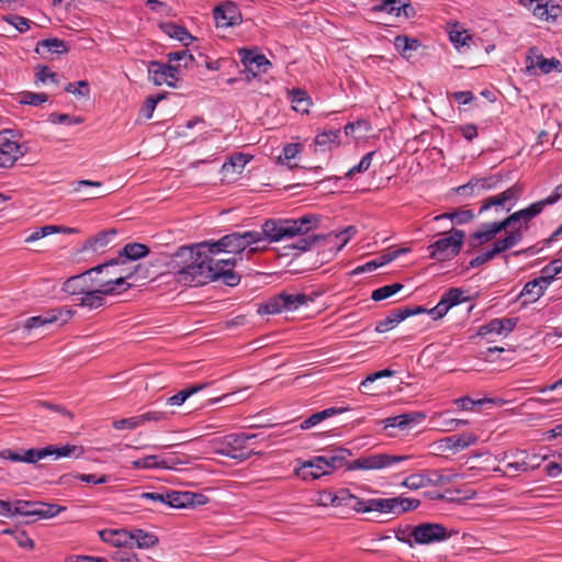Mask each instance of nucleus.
<instances>
[{"instance_id":"1","label":"nucleus","mask_w":562,"mask_h":562,"mask_svg":"<svg viewBox=\"0 0 562 562\" xmlns=\"http://www.w3.org/2000/svg\"><path fill=\"white\" fill-rule=\"evenodd\" d=\"M318 223L319 220L315 215H304L299 218H269L262 223L260 231L235 232L223 236L215 243H209V251L214 255L226 252L236 257L247 248H249L248 254L258 251L259 247L256 245L261 241L272 244L296 236L304 237L293 244L292 248L301 252L307 251L323 239L322 235H308L318 226Z\"/></svg>"},{"instance_id":"2","label":"nucleus","mask_w":562,"mask_h":562,"mask_svg":"<svg viewBox=\"0 0 562 562\" xmlns=\"http://www.w3.org/2000/svg\"><path fill=\"white\" fill-rule=\"evenodd\" d=\"M212 255L209 251V241L180 247L176 258L186 265L178 271L177 281L186 286H200L215 281Z\"/></svg>"},{"instance_id":"3","label":"nucleus","mask_w":562,"mask_h":562,"mask_svg":"<svg viewBox=\"0 0 562 562\" xmlns=\"http://www.w3.org/2000/svg\"><path fill=\"white\" fill-rule=\"evenodd\" d=\"M350 456L351 451L349 449L336 448L327 452L326 454L321 456V459L317 462L324 463L327 473L329 474L331 471L340 469L345 464H347V469L350 471H379L394 467L397 463L412 459V457L408 454L396 456L389 453L370 452L364 453L359 458L352 460L351 462L347 463V460Z\"/></svg>"},{"instance_id":"4","label":"nucleus","mask_w":562,"mask_h":562,"mask_svg":"<svg viewBox=\"0 0 562 562\" xmlns=\"http://www.w3.org/2000/svg\"><path fill=\"white\" fill-rule=\"evenodd\" d=\"M464 301H467L464 291L459 288H451L441 295L438 304L435 307L428 310L423 306H405L394 310L385 318L376 323L375 330L381 334L387 333L395 328L405 318L423 313L429 314L431 318L436 321L443 317L451 307Z\"/></svg>"},{"instance_id":"5","label":"nucleus","mask_w":562,"mask_h":562,"mask_svg":"<svg viewBox=\"0 0 562 562\" xmlns=\"http://www.w3.org/2000/svg\"><path fill=\"white\" fill-rule=\"evenodd\" d=\"M547 205L542 200L531 203L525 209L516 211L498 222L484 223L480 229L474 232L469 238L471 248H477L488 241H492L498 233L506 231L509 226L519 223L522 228L528 227V223L538 216Z\"/></svg>"},{"instance_id":"6","label":"nucleus","mask_w":562,"mask_h":562,"mask_svg":"<svg viewBox=\"0 0 562 562\" xmlns=\"http://www.w3.org/2000/svg\"><path fill=\"white\" fill-rule=\"evenodd\" d=\"M140 267L135 269H121L120 276L115 278H98L94 285L81 297H78V305L88 310H97L105 304V295L119 294L122 291L131 288L130 283H126L127 279H131Z\"/></svg>"},{"instance_id":"7","label":"nucleus","mask_w":562,"mask_h":562,"mask_svg":"<svg viewBox=\"0 0 562 562\" xmlns=\"http://www.w3.org/2000/svg\"><path fill=\"white\" fill-rule=\"evenodd\" d=\"M263 441L259 434H229L223 438V448L218 451L221 454L238 461H245L255 454H260L250 448L251 443Z\"/></svg>"},{"instance_id":"8","label":"nucleus","mask_w":562,"mask_h":562,"mask_svg":"<svg viewBox=\"0 0 562 562\" xmlns=\"http://www.w3.org/2000/svg\"><path fill=\"white\" fill-rule=\"evenodd\" d=\"M150 249L147 245L140 243H130L126 244L120 251L119 256L105 263H103L109 270L110 268L122 267L121 269H135L140 267V269L132 276V278L136 277L138 279H146L149 277L148 269L143 265L130 266V261L138 260L140 258L146 257L149 254Z\"/></svg>"},{"instance_id":"9","label":"nucleus","mask_w":562,"mask_h":562,"mask_svg":"<svg viewBox=\"0 0 562 562\" xmlns=\"http://www.w3.org/2000/svg\"><path fill=\"white\" fill-rule=\"evenodd\" d=\"M464 237L463 231L453 229L450 236L442 237L428 246L430 258L438 261L453 258L460 252Z\"/></svg>"},{"instance_id":"10","label":"nucleus","mask_w":562,"mask_h":562,"mask_svg":"<svg viewBox=\"0 0 562 562\" xmlns=\"http://www.w3.org/2000/svg\"><path fill=\"white\" fill-rule=\"evenodd\" d=\"M312 300L303 293L281 292L269 299L258 312L266 314H278L283 311H296L303 305H307Z\"/></svg>"},{"instance_id":"11","label":"nucleus","mask_w":562,"mask_h":562,"mask_svg":"<svg viewBox=\"0 0 562 562\" xmlns=\"http://www.w3.org/2000/svg\"><path fill=\"white\" fill-rule=\"evenodd\" d=\"M103 270H106L105 266H95L83 273L68 278L63 284V291L72 296H83L98 278H102Z\"/></svg>"},{"instance_id":"12","label":"nucleus","mask_w":562,"mask_h":562,"mask_svg":"<svg viewBox=\"0 0 562 562\" xmlns=\"http://www.w3.org/2000/svg\"><path fill=\"white\" fill-rule=\"evenodd\" d=\"M64 507L56 504H47L42 502H29L19 499L14 502V515H21L37 519H47L57 516Z\"/></svg>"},{"instance_id":"13","label":"nucleus","mask_w":562,"mask_h":562,"mask_svg":"<svg viewBox=\"0 0 562 562\" xmlns=\"http://www.w3.org/2000/svg\"><path fill=\"white\" fill-rule=\"evenodd\" d=\"M522 192L524 186L517 182L499 194L484 199L479 210V214L484 213L491 207H495V212L504 210L508 212L510 211V207L515 205L516 202L520 199Z\"/></svg>"},{"instance_id":"14","label":"nucleus","mask_w":562,"mask_h":562,"mask_svg":"<svg viewBox=\"0 0 562 562\" xmlns=\"http://www.w3.org/2000/svg\"><path fill=\"white\" fill-rule=\"evenodd\" d=\"M414 544H431L450 538V532L441 524L424 522L412 527Z\"/></svg>"},{"instance_id":"15","label":"nucleus","mask_w":562,"mask_h":562,"mask_svg":"<svg viewBox=\"0 0 562 562\" xmlns=\"http://www.w3.org/2000/svg\"><path fill=\"white\" fill-rule=\"evenodd\" d=\"M148 76L155 86L166 83L171 88H177L176 82L180 79V68L158 60H151L148 64Z\"/></svg>"},{"instance_id":"16","label":"nucleus","mask_w":562,"mask_h":562,"mask_svg":"<svg viewBox=\"0 0 562 562\" xmlns=\"http://www.w3.org/2000/svg\"><path fill=\"white\" fill-rule=\"evenodd\" d=\"M519 4L527 8L541 21H554L562 13V7L553 0H519Z\"/></svg>"},{"instance_id":"17","label":"nucleus","mask_w":562,"mask_h":562,"mask_svg":"<svg viewBox=\"0 0 562 562\" xmlns=\"http://www.w3.org/2000/svg\"><path fill=\"white\" fill-rule=\"evenodd\" d=\"M213 18L217 27H232L243 22L241 12L233 1H225L213 10Z\"/></svg>"},{"instance_id":"18","label":"nucleus","mask_w":562,"mask_h":562,"mask_svg":"<svg viewBox=\"0 0 562 562\" xmlns=\"http://www.w3.org/2000/svg\"><path fill=\"white\" fill-rule=\"evenodd\" d=\"M502 177L494 175L482 179H472L467 184L457 188L460 195L472 196L479 195L485 191L495 190L502 187Z\"/></svg>"},{"instance_id":"19","label":"nucleus","mask_w":562,"mask_h":562,"mask_svg":"<svg viewBox=\"0 0 562 562\" xmlns=\"http://www.w3.org/2000/svg\"><path fill=\"white\" fill-rule=\"evenodd\" d=\"M479 441V437L473 432H463L461 435L445 437L437 441V450L440 452H460Z\"/></svg>"},{"instance_id":"20","label":"nucleus","mask_w":562,"mask_h":562,"mask_svg":"<svg viewBox=\"0 0 562 562\" xmlns=\"http://www.w3.org/2000/svg\"><path fill=\"white\" fill-rule=\"evenodd\" d=\"M236 257L226 259H213L212 270L216 274V280H222L228 286H235L239 283L240 277L234 272Z\"/></svg>"},{"instance_id":"21","label":"nucleus","mask_w":562,"mask_h":562,"mask_svg":"<svg viewBox=\"0 0 562 562\" xmlns=\"http://www.w3.org/2000/svg\"><path fill=\"white\" fill-rule=\"evenodd\" d=\"M72 315L70 310H53L43 315L33 316L26 319L24 327L29 330L40 328L49 324L66 323Z\"/></svg>"},{"instance_id":"22","label":"nucleus","mask_w":562,"mask_h":562,"mask_svg":"<svg viewBox=\"0 0 562 562\" xmlns=\"http://www.w3.org/2000/svg\"><path fill=\"white\" fill-rule=\"evenodd\" d=\"M517 318H494L488 323L482 325L479 329V335L486 336L496 334L499 336H507L517 325Z\"/></svg>"},{"instance_id":"23","label":"nucleus","mask_w":562,"mask_h":562,"mask_svg":"<svg viewBox=\"0 0 562 562\" xmlns=\"http://www.w3.org/2000/svg\"><path fill=\"white\" fill-rule=\"evenodd\" d=\"M35 52L43 58H49L53 55L67 54L69 45L64 40L52 37L37 42Z\"/></svg>"},{"instance_id":"24","label":"nucleus","mask_w":562,"mask_h":562,"mask_svg":"<svg viewBox=\"0 0 562 562\" xmlns=\"http://www.w3.org/2000/svg\"><path fill=\"white\" fill-rule=\"evenodd\" d=\"M26 149V143H0V168L11 167Z\"/></svg>"},{"instance_id":"25","label":"nucleus","mask_w":562,"mask_h":562,"mask_svg":"<svg viewBox=\"0 0 562 562\" xmlns=\"http://www.w3.org/2000/svg\"><path fill=\"white\" fill-rule=\"evenodd\" d=\"M374 12H385L390 15L400 16L401 14L408 18L409 11H413L407 0H382L372 8Z\"/></svg>"},{"instance_id":"26","label":"nucleus","mask_w":562,"mask_h":562,"mask_svg":"<svg viewBox=\"0 0 562 562\" xmlns=\"http://www.w3.org/2000/svg\"><path fill=\"white\" fill-rule=\"evenodd\" d=\"M424 418L425 415L422 413H409L387 417L382 423L384 424V429L397 428L400 430H408L412 424H418Z\"/></svg>"},{"instance_id":"27","label":"nucleus","mask_w":562,"mask_h":562,"mask_svg":"<svg viewBox=\"0 0 562 562\" xmlns=\"http://www.w3.org/2000/svg\"><path fill=\"white\" fill-rule=\"evenodd\" d=\"M548 286V281H544V279L540 277L527 282L520 292V297L524 299V304L538 301L544 294Z\"/></svg>"},{"instance_id":"28","label":"nucleus","mask_w":562,"mask_h":562,"mask_svg":"<svg viewBox=\"0 0 562 562\" xmlns=\"http://www.w3.org/2000/svg\"><path fill=\"white\" fill-rule=\"evenodd\" d=\"M321 456L305 461L299 469L295 470V474L302 480H316L323 475L328 474L324 463L317 462Z\"/></svg>"},{"instance_id":"29","label":"nucleus","mask_w":562,"mask_h":562,"mask_svg":"<svg viewBox=\"0 0 562 562\" xmlns=\"http://www.w3.org/2000/svg\"><path fill=\"white\" fill-rule=\"evenodd\" d=\"M47 458L52 457L54 460L61 458L79 459L83 456L85 449L79 445L67 443L65 446L48 445L46 446Z\"/></svg>"},{"instance_id":"30","label":"nucleus","mask_w":562,"mask_h":562,"mask_svg":"<svg viewBox=\"0 0 562 562\" xmlns=\"http://www.w3.org/2000/svg\"><path fill=\"white\" fill-rule=\"evenodd\" d=\"M522 238L524 232H521V226H518L514 231L509 232L504 238L495 240L490 249L492 254L496 257L497 255L518 245L522 240Z\"/></svg>"},{"instance_id":"31","label":"nucleus","mask_w":562,"mask_h":562,"mask_svg":"<svg viewBox=\"0 0 562 562\" xmlns=\"http://www.w3.org/2000/svg\"><path fill=\"white\" fill-rule=\"evenodd\" d=\"M394 498H370L362 499L360 513L378 512L382 514H394L395 510Z\"/></svg>"},{"instance_id":"32","label":"nucleus","mask_w":562,"mask_h":562,"mask_svg":"<svg viewBox=\"0 0 562 562\" xmlns=\"http://www.w3.org/2000/svg\"><path fill=\"white\" fill-rule=\"evenodd\" d=\"M100 539L114 547H126L131 544L130 532L123 529H104L99 531Z\"/></svg>"},{"instance_id":"33","label":"nucleus","mask_w":562,"mask_h":562,"mask_svg":"<svg viewBox=\"0 0 562 562\" xmlns=\"http://www.w3.org/2000/svg\"><path fill=\"white\" fill-rule=\"evenodd\" d=\"M430 423L435 428L442 432H451L461 426L469 424L467 419L461 418H445L442 413H437L430 417Z\"/></svg>"},{"instance_id":"34","label":"nucleus","mask_w":562,"mask_h":562,"mask_svg":"<svg viewBox=\"0 0 562 562\" xmlns=\"http://www.w3.org/2000/svg\"><path fill=\"white\" fill-rule=\"evenodd\" d=\"M347 411H349L348 407L341 406V407H329L324 411L314 413L313 415H311L308 418L304 419L301 423V429H304V430L310 429V428L318 425L323 420H325L329 417H333L335 415L342 414Z\"/></svg>"},{"instance_id":"35","label":"nucleus","mask_w":562,"mask_h":562,"mask_svg":"<svg viewBox=\"0 0 562 562\" xmlns=\"http://www.w3.org/2000/svg\"><path fill=\"white\" fill-rule=\"evenodd\" d=\"M194 493L181 491H167L165 501L166 506L171 508H184L192 505Z\"/></svg>"},{"instance_id":"36","label":"nucleus","mask_w":562,"mask_h":562,"mask_svg":"<svg viewBox=\"0 0 562 562\" xmlns=\"http://www.w3.org/2000/svg\"><path fill=\"white\" fill-rule=\"evenodd\" d=\"M335 507H349L357 513H360V508L362 505V499L349 492L347 488H340L335 492Z\"/></svg>"},{"instance_id":"37","label":"nucleus","mask_w":562,"mask_h":562,"mask_svg":"<svg viewBox=\"0 0 562 562\" xmlns=\"http://www.w3.org/2000/svg\"><path fill=\"white\" fill-rule=\"evenodd\" d=\"M161 30L170 38L181 42L184 46H188L193 40V36L188 32L184 26L178 25L172 22H168L161 25Z\"/></svg>"},{"instance_id":"38","label":"nucleus","mask_w":562,"mask_h":562,"mask_svg":"<svg viewBox=\"0 0 562 562\" xmlns=\"http://www.w3.org/2000/svg\"><path fill=\"white\" fill-rule=\"evenodd\" d=\"M116 235L115 229H109L98 233L97 235L88 238L85 244V249L98 251L106 247L112 238Z\"/></svg>"},{"instance_id":"39","label":"nucleus","mask_w":562,"mask_h":562,"mask_svg":"<svg viewBox=\"0 0 562 562\" xmlns=\"http://www.w3.org/2000/svg\"><path fill=\"white\" fill-rule=\"evenodd\" d=\"M128 532L131 536L130 546L135 543L140 549H148L158 543V538L155 535L146 532L142 529H135Z\"/></svg>"},{"instance_id":"40","label":"nucleus","mask_w":562,"mask_h":562,"mask_svg":"<svg viewBox=\"0 0 562 562\" xmlns=\"http://www.w3.org/2000/svg\"><path fill=\"white\" fill-rule=\"evenodd\" d=\"M133 469H171L167 460H159L158 456H147L132 461Z\"/></svg>"},{"instance_id":"41","label":"nucleus","mask_w":562,"mask_h":562,"mask_svg":"<svg viewBox=\"0 0 562 562\" xmlns=\"http://www.w3.org/2000/svg\"><path fill=\"white\" fill-rule=\"evenodd\" d=\"M300 143H288L280 155L277 156V161L293 169L297 167L296 162H292L299 155L301 148Z\"/></svg>"},{"instance_id":"42","label":"nucleus","mask_w":562,"mask_h":562,"mask_svg":"<svg viewBox=\"0 0 562 562\" xmlns=\"http://www.w3.org/2000/svg\"><path fill=\"white\" fill-rule=\"evenodd\" d=\"M249 161V156L237 153L232 155L227 161H225L222 166V171L227 175L229 172L232 173H240L243 168L246 166V164Z\"/></svg>"},{"instance_id":"43","label":"nucleus","mask_w":562,"mask_h":562,"mask_svg":"<svg viewBox=\"0 0 562 562\" xmlns=\"http://www.w3.org/2000/svg\"><path fill=\"white\" fill-rule=\"evenodd\" d=\"M406 249H394V250H387L386 252H383L382 255L378 256L376 258L368 261L364 263V269L369 271H373L391 261L396 259L401 254H404Z\"/></svg>"},{"instance_id":"44","label":"nucleus","mask_w":562,"mask_h":562,"mask_svg":"<svg viewBox=\"0 0 562 562\" xmlns=\"http://www.w3.org/2000/svg\"><path fill=\"white\" fill-rule=\"evenodd\" d=\"M514 460H509L507 461L506 463V470L508 472H512V473H517V472H526L528 471L529 469H532L533 465L530 464V462L528 461L529 457L528 454H526V452L524 451H520L516 454L513 456Z\"/></svg>"},{"instance_id":"45","label":"nucleus","mask_w":562,"mask_h":562,"mask_svg":"<svg viewBox=\"0 0 562 562\" xmlns=\"http://www.w3.org/2000/svg\"><path fill=\"white\" fill-rule=\"evenodd\" d=\"M207 384H196L192 385L190 387L183 389L179 391L177 394L170 396L167 398V404L170 406H180L182 405L191 395L195 394L196 392L203 390Z\"/></svg>"},{"instance_id":"46","label":"nucleus","mask_w":562,"mask_h":562,"mask_svg":"<svg viewBox=\"0 0 562 562\" xmlns=\"http://www.w3.org/2000/svg\"><path fill=\"white\" fill-rule=\"evenodd\" d=\"M475 217V214L473 213L472 210H469V209H458L453 212H448V213H443L441 215H438L435 217V220H440V218H449L451 220L452 222L461 225V224H467L471 221H473Z\"/></svg>"},{"instance_id":"47","label":"nucleus","mask_w":562,"mask_h":562,"mask_svg":"<svg viewBox=\"0 0 562 562\" xmlns=\"http://www.w3.org/2000/svg\"><path fill=\"white\" fill-rule=\"evenodd\" d=\"M289 95L292 106L296 112H308L311 99L305 91L293 89Z\"/></svg>"},{"instance_id":"48","label":"nucleus","mask_w":562,"mask_h":562,"mask_svg":"<svg viewBox=\"0 0 562 562\" xmlns=\"http://www.w3.org/2000/svg\"><path fill=\"white\" fill-rule=\"evenodd\" d=\"M403 289V284L401 283H392L387 285H383L381 288L375 289L372 294L371 299L375 302L385 300L391 297L392 295L396 294Z\"/></svg>"},{"instance_id":"49","label":"nucleus","mask_w":562,"mask_h":562,"mask_svg":"<svg viewBox=\"0 0 562 562\" xmlns=\"http://www.w3.org/2000/svg\"><path fill=\"white\" fill-rule=\"evenodd\" d=\"M395 501V515H401L406 512L416 509L420 505V501L416 498H407V497H393Z\"/></svg>"},{"instance_id":"50","label":"nucleus","mask_w":562,"mask_h":562,"mask_svg":"<svg viewBox=\"0 0 562 562\" xmlns=\"http://www.w3.org/2000/svg\"><path fill=\"white\" fill-rule=\"evenodd\" d=\"M395 375V371L391 369H384L372 374H369L361 383L360 389L363 393H368L370 391V386L379 379L382 378H391Z\"/></svg>"},{"instance_id":"51","label":"nucleus","mask_w":562,"mask_h":562,"mask_svg":"<svg viewBox=\"0 0 562 562\" xmlns=\"http://www.w3.org/2000/svg\"><path fill=\"white\" fill-rule=\"evenodd\" d=\"M537 67L540 69V71L544 75L550 74L551 71L555 70L558 72L562 71V65L560 60L557 58H544L542 55L537 57Z\"/></svg>"},{"instance_id":"52","label":"nucleus","mask_w":562,"mask_h":562,"mask_svg":"<svg viewBox=\"0 0 562 562\" xmlns=\"http://www.w3.org/2000/svg\"><path fill=\"white\" fill-rule=\"evenodd\" d=\"M21 457L22 462L31 464L36 463L37 461L47 458L46 447L21 450Z\"/></svg>"},{"instance_id":"53","label":"nucleus","mask_w":562,"mask_h":562,"mask_svg":"<svg viewBox=\"0 0 562 562\" xmlns=\"http://www.w3.org/2000/svg\"><path fill=\"white\" fill-rule=\"evenodd\" d=\"M394 46L398 52L405 53L407 50H416L419 47V42L406 35H398L394 40Z\"/></svg>"},{"instance_id":"54","label":"nucleus","mask_w":562,"mask_h":562,"mask_svg":"<svg viewBox=\"0 0 562 562\" xmlns=\"http://www.w3.org/2000/svg\"><path fill=\"white\" fill-rule=\"evenodd\" d=\"M493 401L491 398H480V400H472L469 396H463L456 398L453 403L461 409V411H473L474 406L479 405L482 406L485 403H492Z\"/></svg>"},{"instance_id":"55","label":"nucleus","mask_w":562,"mask_h":562,"mask_svg":"<svg viewBox=\"0 0 562 562\" xmlns=\"http://www.w3.org/2000/svg\"><path fill=\"white\" fill-rule=\"evenodd\" d=\"M449 38L451 43L458 50H462L464 47H470V43L472 42V37L465 32L460 31H451L449 33Z\"/></svg>"},{"instance_id":"56","label":"nucleus","mask_w":562,"mask_h":562,"mask_svg":"<svg viewBox=\"0 0 562 562\" xmlns=\"http://www.w3.org/2000/svg\"><path fill=\"white\" fill-rule=\"evenodd\" d=\"M562 271V261L560 259L552 260L541 270L540 278L548 281V285L552 282L554 277Z\"/></svg>"},{"instance_id":"57","label":"nucleus","mask_w":562,"mask_h":562,"mask_svg":"<svg viewBox=\"0 0 562 562\" xmlns=\"http://www.w3.org/2000/svg\"><path fill=\"white\" fill-rule=\"evenodd\" d=\"M3 21L12 25L20 33H25L30 29L31 24L29 19L15 14L3 16Z\"/></svg>"},{"instance_id":"58","label":"nucleus","mask_w":562,"mask_h":562,"mask_svg":"<svg viewBox=\"0 0 562 562\" xmlns=\"http://www.w3.org/2000/svg\"><path fill=\"white\" fill-rule=\"evenodd\" d=\"M404 487L409 490H418L427 486L426 474L424 473H415L407 476L401 484Z\"/></svg>"},{"instance_id":"59","label":"nucleus","mask_w":562,"mask_h":562,"mask_svg":"<svg viewBox=\"0 0 562 562\" xmlns=\"http://www.w3.org/2000/svg\"><path fill=\"white\" fill-rule=\"evenodd\" d=\"M48 100V95L43 92H24L20 102L27 105L37 106Z\"/></svg>"},{"instance_id":"60","label":"nucleus","mask_w":562,"mask_h":562,"mask_svg":"<svg viewBox=\"0 0 562 562\" xmlns=\"http://www.w3.org/2000/svg\"><path fill=\"white\" fill-rule=\"evenodd\" d=\"M65 90L69 93H72L76 97H88L89 95V83L86 80H80L77 82H69Z\"/></svg>"},{"instance_id":"61","label":"nucleus","mask_w":562,"mask_h":562,"mask_svg":"<svg viewBox=\"0 0 562 562\" xmlns=\"http://www.w3.org/2000/svg\"><path fill=\"white\" fill-rule=\"evenodd\" d=\"M102 186L103 184L101 181H92V180H76V181L70 182L72 193L83 192V189H87V188L101 189Z\"/></svg>"},{"instance_id":"62","label":"nucleus","mask_w":562,"mask_h":562,"mask_svg":"<svg viewBox=\"0 0 562 562\" xmlns=\"http://www.w3.org/2000/svg\"><path fill=\"white\" fill-rule=\"evenodd\" d=\"M373 154H374V151H370V153L366 154L358 165L353 166L352 168H350L348 170V172L346 173V177L350 178L357 172L360 173V172L368 170L371 165Z\"/></svg>"},{"instance_id":"63","label":"nucleus","mask_w":562,"mask_h":562,"mask_svg":"<svg viewBox=\"0 0 562 562\" xmlns=\"http://www.w3.org/2000/svg\"><path fill=\"white\" fill-rule=\"evenodd\" d=\"M254 61V71L252 75L256 76L257 74H265L268 71V69L271 67V63L268 60V58L257 53V55L252 59Z\"/></svg>"},{"instance_id":"64","label":"nucleus","mask_w":562,"mask_h":562,"mask_svg":"<svg viewBox=\"0 0 562 562\" xmlns=\"http://www.w3.org/2000/svg\"><path fill=\"white\" fill-rule=\"evenodd\" d=\"M114 429L122 430V429H135L140 425L138 416H133L128 418H122L119 420H114L112 424Z\"/></svg>"}]
</instances>
